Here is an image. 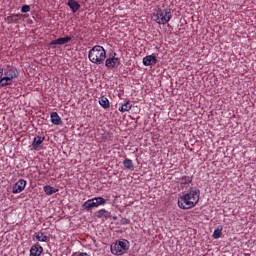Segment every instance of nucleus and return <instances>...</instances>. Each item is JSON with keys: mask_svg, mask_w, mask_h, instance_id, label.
I'll return each instance as SVG.
<instances>
[{"mask_svg": "<svg viewBox=\"0 0 256 256\" xmlns=\"http://www.w3.org/2000/svg\"><path fill=\"white\" fill-rule=\"evenodd\" d=\"M201 197V190L197 188H190L188 192L182 193L178 198V207L179 209H193L199 203Z\"/></svg>", "mask_w": 256, "mask_h": 256, "instance_id": "f257e3e1", "label": "nucleus"}, {"mask_svg": "<svg viewBox=\"0 0 256 256\" xmlns=\"http://www.w3.org/2000/svg\"><path fill=\"white\" fill-rule=\"evenodd\" d=\"M88 59L94 65H103L107 59V51L103 46L96 45L89 50Z\"/></svg>", "mask_w": 256, "mask_h": 256, "instance_id": "f03ea898", "label": "nucleus"}, {"mask_svg": "<svg viewBox=\"0 0 256 256\" xmlns=\"http://www.w3.org/2000/svg\"><path fill=\"white\" fill-rule=\"evenodd\" d=\"M131 247V243L127 239L116 240L111 246L110 251L112 255H125L127 250Z\"/></svg>", "mask_w": 256, "mask_h": 256, "instance_id": "7ed1b4c3", "label": "nucleus"}, {"mask_svg": "<svg viewBox=\"0 0 256 256\" xmlns=\"http://www.w3.org/2000/svg\"><path fill=\"white\" fill-rule=\"evenodd\" d=\"M4 76L0 80V87H7V85H11L13 83V79H17L19 77V70L15 67H8L3 70Z\"/></svg>", "mask_w": 256, "mask_h": 256, "instance_id": "20e7f679", "label": "nucleus"}, {"mask_svg": "<svg viewBox=\"0 0 256 256\" xmlns=\"http://www.w3.org/2000/svg\"><path fill=\"white\" fill-rule=\"evenodd\" d=\"M173 15L171 14L170 9H158L153 13V19L158 23V25H165V23H169Z\"/></svg>", "mask_w": 256, "mask_h": 256, "instance_id": "39448f33", "label": "nucleus"}, {"mask_svg": "<svg viewBox=\"0 0 256 256\" xmlns=\"http://www.w3.org/2000/svg\"><path fill=\"white\" fill-rule=\"evenodd\" d=\"M115 55L116 54L105 60V67H107V69H117V67L121 65V59L115 57Z\"/></svg>", "mask_w": 256, "mask_h": 256, "instance_id": "423d86ee", "label": "nucleus"}, {"mask_svg": "<svg viewBox=\"0 0 256 256\" xmlns=\"http://www.w3.org/2000/svg\"><path fill=\"white\" fill-rule=\"evenodd\" d=\"M25 187H27V181L25 179H20L14 184L12 188V193L14 195L22 193V191H25Z\"/></svg>", "mask_w": 256, "mask_h": 256, "instance_id": "0eeeda50", "label": "nucleus"}, {"mask_svg": "<svg viewBox=\"0 0 256 256\" xmlns=\"http://www.w3.org/2000/svg\"><path fill=\"white\" fill-rule=\"evenodd\" d=\"M71 41V36H65L62 38H58L56 40H53L49 43V46L52 49H57V45H65V43H69Z\"/></svg>", "mask_w": 256, "mask_h": 256, "instance_id": "6e6552de", "label": "nucleus"}, {"mask_svg": "<svg viewBox=\"0 0 256 256\" xmlns=\"http://www.w3.org/2000/svg\"><path fill=\"white\" fill-rule=\"evenodd\" d=\"M142 63L145 67H151V65H157V56L147 55L143 58Z\"/></svg>", "mask_w": 256, "mask_h": 256, "instance_id": "1a4fd4ad", "label": "nucleus"}, {"mask_svg": "<svg viewBox=\"0 0 256 256\" xmlns=\"http://www.w3.org/2000/svg\"><path fill=\"white\" fill-rule=\"evenodd\" d=\"M33 238L41 243H49V241H51V237L45 235V232H36L34 233Z\"/></svg>", "mask_w": 256, "mask_h": 256, "instance_id": "9d476101", "label": "nucleus"}, {"mask_svg": "<svg viewBox=\"0 0 256 256\" xmlns=\"http://www.w3.org/2000/svg\"><path fill=\"white\" fill-rule=\"evenodd\" d=\"M97 208V204L95 203V198L89 199L82 204V209L84 211H91V209Z\"/></svg>", "mask_w": 256, "mask_h": 256, "instance_id": "9b49d317", "label": "nucleus"}, {"mask_svg": "<svg viewBox=\"0 0 256 256\" xmlns=\"http://www.w3.org/2000/svg\"><path fill=\"white\" fill-rule=\"evenodd\" d=\"M45 141V136H36L31 144V147L34 151H37L41 144Z\"/></svg>", "mask_w": 256, "mask_h": 256, "instance_id": "f8f14e48", "label": "nucleus"}, {"mask_svg": "<svg viewBox=\"0 0 256 256\" xmlns=\"http://www.w3.org/2000/svg\"><path fill=\"white\" fill-rule=\"evenodd\" d=\"M41 253H43V246H40L39 243L30 248V256H41Z\"/></svg>", "mask_w": 256, "mask_h": 256, "instance_id": "ddd939ff", "label": "nucleus"}, {"mask_svg": "<svg viewBox=\"0 0 256 256\" xmlns=\"http://www.w3.org/2000/svg\"><path fill=\"white\" fill-rule=\"evenodd\" d=\"M67 5L71 9L72 13H77V11L81 9V4L75 0H68Z\"/></svg>", "mask_w": 256, "mask_h": 256, "instance_id": "4468645a", "label": "nucleus"}, {"mask_svg": "<svg viewBox=\"0 0 256 256\" xmlns=\"http://www.w3.org/2000/svg\"><path fill=\"white\" fill-rule=\"evenodd\" d=\"M50 119H51L52 125H61L63 123V121L61 120V117L57 112H52L50 114Z\"/></svg>", "mask_w": 256, "mask_h": 256, "instance_id": "2eb2a0df", "label": "nucleus"}, {"mask_svg": "<svg viewBox=\"0 0 256 256\" xmlns=\"http://www.w3.org/2000/svg\"><path fill=\"white\" fill-rule=\"evenodd\" d=\"M97 219H109L111 217V212L105 210V209H100L95 213Z\"/></svg>", "mask_w": 256, "mask_h": 256, "instance_id": "dca6fc26", "label": "nucleus"}, {"mask_svg": "<svg viewBox=\"0 0 256 256\" xmlns=\"http://www.w3.org/2000/svg\"><path fill=\"white\" fill-rule=\"evenodd\" d=\"M180 187H185L189 183H193V176H182L179 178Z\"/></svg>", "mask_w": 256, "mask_h": 256, "instance_id": "f3484780", "label": "nucleus"}, {"mask_svg": "<svg viewBox=\"0 0 256 256\" xmlns=\"http://www.w3.org/2000/svg\"><path fill=\"white\" fill-rule=\"evenodd\" d=\"M121 106L118 108V111H120V113H126L127 111H131L133 104H131V102L127 101L123 104H120Z\"/></svg>", "mask_w": 256, "mask_h": 256, "instance_id": "a211bd4d", "label": "nucleus"}, {"mask_svg": "<svg viewBox=\"0 0 256 256\" xmlns=\"http://www.w3.org/2000/svg\"><path fill=\"white\" fill-rule=\"evenodd\" d=\"M98 103L103 109H109V107H111L109 99L105 96L100 97Z\"/></svg>", "mask_w": 256, "mask_h": 256, "instance_id": "6ab92c4d", "label": "nucleus"}, {"mask_svg": "<svg viewBox=\"0 0 256 256\" xmlns=\"http://www.w3.org/2000/svg\"><path fill=\"white\" fill-rule=\"evenodd\" d=\"M43 191H44V193H46V195H53V194L57 193V191H59V189H56L55 187H52L50 185H46L43 187Z\"/></svg>", "mask_w": 256, "mask_h": 256, "instance_id": "aec40b11", "label": "nucleus"}, {"mask_svg": "<svg viewBox=\"0 0 256 256\" xmlns=\"http://www.w3.org/2000/svg\"><path fill=\"white\" fill-rule=\"evenodd\" d=\"M123 165L125 169H128L129 171H134L135 169V164H133V160L131 159H125Z\"/></svg>", "mask_w": 256, "mask_h": 256, "instance_id": "412c9836", "label": "nucleus"}, {"mask_svg": "<svg viewBox=\"0 0 256 256\" xmlns=\"http://www.w3.org/2000/svg\"><path fill=\"white\" fill-rule=\"evenodd\" d=\"M19 14L17 15H12V16H8L5 21L8 23V24H11V23H19Z\"/></svg>", "mask_w": 256, "mask_h": 256, "instance_id": "4be33fe9", "label": "nucleus"}, {"mask_svg": "<svg viewBox=\"0 0 256 256\" xmlns=\"http://www.w3.org/2000/svg\"><path fill=\"white\" fill-rule=\"evenodd\" d=\"M94 201L96 203V207L107 204V200H105V198H103V197H95Z\"/></svg>", "mask_w": 256, "mask_h": 256, "instance_id": "5701e85b", "label": "nucleus"}, {"mask_svg": "<svg viewBox=\"0 0 256 256\" xmlns=\"http://www.w3.org/2000/svg\"><path fill=\"white\" fill-rule=\"evenodd\" d=\"M221 231H223V226H218L213 232V239H219L221 237Z\"/></svg>", "mask_w": 256, "mask_h": 256, "instance_id": "b1692460", "label": "nucleus"}, {"mask_svg": "<svg viewBox=\"0 0 256 256\" xmlns=\"http://www.w3.org/2000/svg\"><path fill=\"white\" fill-rule=\"evenodd\" d=\"M29 11H31V6H29V5H23V6L21 7V12H22V13H29Z\"/></svg>", "mask_w": 256, "mask_h": 256, "instance_id": "393cba45", "label": "nucleus"}, {"mask_svg": "<svg viewBox=\"0 0 256 256\" xmlns=\"http://www.w3.org/2000/svg\"><path fill=\"white\" fill-rule=\"evenodd\" d=\"M120 224L121 225H129V224H131V220L129 218H122L120 220Z\"/></svg>", "mask_w": 256, "mask_h": 256, "instance_id": "a878e982", "label": "nucleus"}, {"mask_svg": "<svg viewBox=\"0 0 256 256\" xmlns=\"http://www.w3.org/2000/svg\"><path fill=\"white\" fill-rule=\"evenodd\" d=\"M77 256H91L87 252H80L77 254Z\"/></svg>", "mask_w": 256, "mask_h": 256, "instance_id": "bb28decb", "label": "nucleus"}, {"mask_svg": "<svg viewBox=\"0 0 256 256\" xmlns=\"http://www.w3.org/2000/svg\"><path fill=\"white\" fill-rule=\"evenodd\" d=\"M1 79H3V68L2 67H0V81H1Z\"/></svg>", "mask_w": 256, "mask_h": 256, "instance_id": "cd10ccee", "label": "nucleus"}, {"mask_svg": "<svg viewBox=\"0 0 256 256\" xmlns=\"http://www.w3.org/2000/svg\"><path fill=\"white\" fill-rule=\"evenodd\" d=\"M113 221H117V216L112 217Z\"/></svg>", "mask_w": 256, "mask_h": 256, "instance_id": "c85d7f7f", "label": "nucleus"}]
</instances>
